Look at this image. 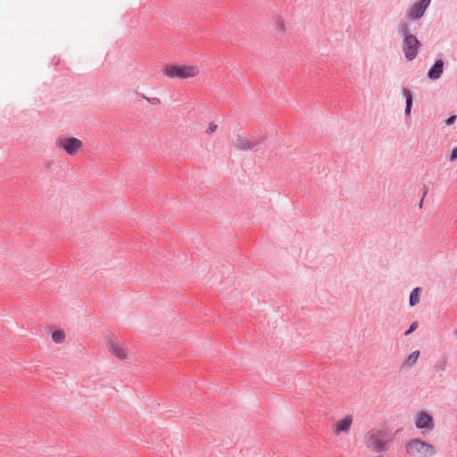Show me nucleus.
<instances>
[{"label":"nucleus","instance_id":"3","mask_svg":"<svg viewBox=\"0 0 457 457\" xmlns=\"http://www.w3.org/2000/svg\"><path fill=\"white\" fill-rule=\"evenodd\" d=\"M162 73L169 79H187L197 77L200 68L195 64H170L162 69Z\"/></svg>","mask_w":457,"mask_h":457},{"label":"nucleus","instance_id":"17","mask_svg":"<svg viewBox=\"0 0 457 457\" xmlns=\"http://www.w3.org/2000/svg\"><path fill=\"white\" fill-rule=\"evenodd\" d=\"M399 33L403 38H406V37H413L410 34V29L407 23H402L399 26Z\"/></svg>","mask_w":457,"mask_h":457},{"label":"nucleus","instance_id":"8","mask_svg":"<svg viewBox=\"0 0 457 457\" xmlns=\"http://www.w3.org/2000/svg\"><path fill=\"white\" fill-rule=\"evenodd\" d=\"M353 424V417L345 416L342 420H337L332 425V430L334 435L339 436L343 433H347Z\"/></svg>","mask_w":457,"mask_h":457},{"label":"nucleus","instance_id":"2","mask_svg":"<svg viewBox=\"0 0 457 457\" xmlns=\"http://www.w3.org/2000/svg\"><path fill=\"white\" fill-rule=\"evenodd\" d=\"M405 453L410 457H435L436 447L420 438H412L405 445Z\"/></svg>","mask_w":457,"mask_h":457},{"label":"nucleus","instance_id":"21","mask_svg":"<svg viewBox=\"0 0 457 457\" xmlns=\"http://www.w3.org/2000/svg\"><path fill=\"white\" fill-rule=\"evenodd\" d=\"M457 159V147L453 148L450 156V161L453 162Z\"/></svg>","mask_w":457,"mask_h":457},{"label":"nucleus","instance_id":"16","mask_svg":"<svg viewBox=\"0 0 457 457\" xmlns=\"http://www.w3.org/2000/svg\"><path fill=\"white\" fill-rule=\"evenodd\" d=\"M420 289L419 287L414 288L410 295V305L414 306L420 302Z\"/></svg>","mask_w":457,"mask_h":457},{"label":"nucleus","instance_id":"18","mask_svg":"<svg viewBox=\"0 0 457 457\" xmlns=\"http://www.w3.org/2000/svg\"><path fill=\"white\" fill-rule=\"evenodd\" d=\"M217 130H218V125L215 122L212 121L208 124V126L205 129V134L211 136V135L214 134Z\"/></svg>","mask_w":457,"mask_h":457},{"label":"nucleus","instance_id":"11","mask_svg":"<svg viewBox=\"0 0 457 457\" xmlns=\"http://www.w3.org/2000/svg\"><path fill=\"white\" fill-rule=\"evenodd\" d=\"M444 71V62L442 60H437L434 66L428 71V77L430 79H437L441 77Z\"/></svg>","mask_w":457,"mask_h":457},{"label":"nucleus","instance_id":"9","mask_svg":"<svg viewBox=\"0 0 457 457\" xmlns=\"http://www.w3.org/2000/svg\"><path fill=\"white\" fill-rule=\"evenodd\" d=\"M430 0H421L415 4L409 11L408 16L411 19H420L424 14L426 8L429 5Z\"/></svg>","mask_w":457,"mask_h":457},{"label":"nucleus","instance_id":"19","mask_svg":"<svg viewBox=\"0 0 457 457\" xmlns=\"http://www.w3.org/2000/svg\"><path fill=\"white\" fill-rule=\"evenodd\" d=\"M142 98L152 105L161 104V100L158 97H147L146 96L143 95Z\"/></svg>","mask_w":457,"mask_h":457},{"label":"nucleus","instance_id":"5","mask_svg":"<svg viewBox=\"0 0 457 457\" xmlns=\"http://www.w3.org/2000/svg\"><path fill=\"white\" fill-rule=\"evenodd\" d=\"M57 145L59 148L65 151L70 155H75L78 154L79 149L82 147V141L71 137H62L57 140Z\"/></svg>","mask_w":457,"mask_h":457},{"label":"nucleus","instance_id":"13","mask_svg":"<svg viewBox=\"0 0 457 457\" xmlns=\"http://www.w3.org/2000/svg\"><path fill=\"white\" fill-rule=\"evenodd\" d=\"M52 340L55 344H62L66 338V335L63 329H56L51 335Z\"/></svg>","mask_w":457,"mask_h":457},{"label":"nucleus","instance_id":"1","mask_svg":"<svg viewBox=\"0 0 457 457\" xmlns=\"http://www.w3.org/2000/svg\"><path fill=\"white\" fill-rule=\"evenodd\" d=\"M365 445L375 453H382L388 449L390 440L386 429L374 428L370 429L364 436Z\"/></svg>","mask_w":457,"mask_h":457},{"label":"nucleus","instance_id":"20","mask_svg":"<svg viewBox=\"0 0 457 457\" xmlns=\"http://www.w3.org/2000/svg\"><path fill=\"white\" fill-rule=\"evenodd\" d=\"M417 328H418V323H417V322H413V323H411V325L410 326V328L405 332V335H409V334H411V332H413Z\"/></svg>","mask_w":457,"mask_h":457},{"label":"nucleus","instance_id":"14","mask_svg":"<svg viewBox=\"0 0 457 457\" xmlns=\"http://www.w3.org/2000/svg\"><path fill=\"white\" fill-rule=\"evenodd\" d=\"M403 95L405 96L406 98V108H405V113L407 115H409L411 113V105H412V95H411V92L407 89V88H404L403 90Z\"/></svg>","mask_w":457,"mask_h":457},{"label":"nucleus","instance_id":"15","mask_svg":"<svg viewBox=\"0 0 457 457\" xmlns=\"http://www.w3.org/2000/svg\"><path fill=\"white\" fill-rule=\"evenodd\" d=\"M419 356H420V352L419 351L412 352L407 357V359L404 361L403 365L405 367H411L412 365H414L416 363V361H418Z\"/></svg>","mask_w":457,"mask_h":457},{"label":"nucleus","instance_id":"4","mask_svg":"<svg viewBox=\"0 0 457 457\" xmlns=\"http://www.w3.org/2000/svg\"><path fill=\"white\" fill-rule=\"evenodd\" d=\"M105 345L108 351L116 358L121 361H127L129 359L128 348L122 342H120L114 336H107L105 339Z\"/></svg>","mask_w":457,"mask_h":457},{"label":"nucleus","instance_id":"6","mask_svg":"<svg viewBox=\"0 0 457 457\" xmlns=\"http://www.w3.org/2000/svg\"><path fill=\"white\" fill-rule=\"evenodd\" d=\"M415 427L419 429L431 431L435 428L434 418L425 411H419L414 416Z\"/></svg>","mask_w":457,"mask_h":457},{"label":"nucleus","instance_id":"12","mask_svg":"<svg viewBox=\"0 0 457 457\" xmlns=\"http://www.w3.org/2000/svg\"><path fill=\"white\" fill-rule=\"evenodd\" d=\"M273 29L279 35H285L287 32V21L281 15H277L273 19Z\"/></svg>","mask_w":457,"mask_h":457},{"label":"nucleus","instance_id":"10","mask_svg":"<svg viewBox=\"0 0 457 457\" xmlns=\"http://www.w3.org/2000/svg\"><path fill=\"white\" fill-rule=\"evenodd\" d=\"M233 145L239 150H250L253 149L255 145L247 137L237 136L233 140Z\"/></svg>","mask_w":457,"mask_h":457},{"label":"nucleus","instance_id":"22","mask_svg":"<svg viewBox=\"0 0 457 457\" xmlns=\"http://www.w3.org/2000/svg\"><path fill=\"white\" fill-rule=\"evenodd\" d=\"M455 119H456V116H454V115H453V116H451L450 118H448V119L445 120V124H446V125H452V124L454 122Z\"/></svg>","mask_w":457,"mask_h":457},{"label":"nucleus","instance_id":"7","mask_svg":"<svg viewBox=\"0 0 457 457\" xmlns=\"http://www.w3.org/2000/svg\"><path fill=\"white\" fill-rule=\"evenodd\" d=\"M419 47L420 41L415 36L403 38V52L408 60L411 61L417 56Z\"/></svg>","mask_w":457,"mask_h":457}]
</instances>
